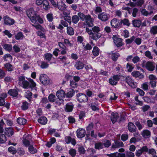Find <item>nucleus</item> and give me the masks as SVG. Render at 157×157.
Wrapping results in <instances>:
<instances>
[{"label": "nucleus", "mask_w": 157, "mask_h": 157, "mask_svg": "<svg viewBox=\"0 0 157 157\" xmlns=\"http://www.w3.org/2000/svg\"><path fill=\"white\" fill-rule=\"evenodd\" d=\"M141 65L143 67L146 68L149 71H153L155 69V63L151 61L146 62L145 60H143L142 61Z\"/></svg>", "instance_id": "nucleus-1"}, {"label": "nucleus", "mask_w": 157, "mask_h": 157, "mask_svg": "<svg viewBox=\"0 0 157 157\" xmlns=\"http://www.w3.org/2000/svg\"><path fill=\"white\" fill-rule=\"evenodd\" d=\"M93 32V35L91 38L94 40H96L99 39L101 36V34L99 33L100 31V28L97 26H94L92 28Z\"/></svg>", "instance_id": "nucleus-2"}, {"label": "nucleus", "mask_w": 157, "mask_h": 157, "mask_svg": "<svg viewBox=\"0 0 157 157\" xmlns=\"http://www.w3.org/2000/svg\"><path fill=\"white\" fill-rule=\"evenodd\" d=\"M18 84L25 89H27L29 85V82L25 80V77L23 75H21L19 77Z\"/></svg>", "instance_id": "nucleus-3"}, {"label": "nucleus", "mask_w": 157, "mask_h": 157, "mask_svg": "<svg viewBox=\"0 0 157 157\" xmlns=\"http://www.w3.org/2000/svg\"><path fill=\"white\" fill-rule=\"evenodd\" d=\"M40 80L44 85H48L49 83V80L48 76L45 74H41L40 76Z\"/></svg>", "instance_id": "nucleus-4"}, {"label": "nucleus", "mask_w": 157, "mask_h": 157, "mask_svg": "<svg viewBox=\"0 0 157 157\" xmlns=\"http://www.w3.org/2000/svg\"><path fill=\"white\" fill-rule=\"evenodd\" d=\"M109 17V14L105 12L100 13L98 15V18L102 21L104 22L107 21Z\"/></svg>", "instance_id": "nucleus-5"}, {"label": "nucleus", "mask_w": 157, "mask_h": 157, "mask_svg": "<svg viewBox=\"0 0 157 157\" xmlns=\"http://www.w3.org/2000/svg\"><path fill=\"white\" fill-rule=\"evenodd\" d=\"M77 99L80 102H85L88 100V98L86 95L81 93L78 94L77 95Z\"/></svg>", "instance_id": "nucleus-6"}, {"label": "nucleus", "mask_w": 157, "mask_h": 157, "mask_svg": "<svg viewBox=\"0 0 157 157\" xmlns=\"http://www.w3.org/2000/svg\"><path fill=\"white\" fill-rule=\"evenodd\" d=\"M113 39L114 44L117 47H119L123 45L122 41L121 39L119 38L116 36L113 35Z\"/></svg>", "instance_id": "nucleus-7"}, {"label": "nucleus", "mask_w": 157, "mask_h": 157, "mask_svg": "<svg viewBox=\"0 0 157 157\" xmlns=\"http://www.w3.org/2000/svg\"><path fill=\"white\" fill-rule=\"evenodd\" d=\"M85 21L88 27H92L94 26V19L89 14L86 15Z\"/></svg>", "instance_id": "nucleus-8"}, {"label": "nucleus", "mask_w": 157, "mask_h": 157, "mask_svg": "<svg viewBox=\"0 0 157 157\" xmlns=\"http://www.w3.org/2000/svg\"><path fill=\"white\" fill-rule=\"evenodd\" d=\"M4 23L8 25H11L14 23V20L10 17L8 16H6L3 17Z\"/></svg>", "instance_id": "nucleus-9"}, {"label": "nucleus", "mask_w": 157, "mask_h": 157, "mask_svg": "<svg viewBox=\"0 0 157 157\" xmlns=\"http://www.w3.org/2000/svg\"><path fill=\"white\" fill-rule=\"evenodd\" d=\"M85 134V130L82 128H79L77 130L76 135L77 137L79 138H82L84 137Z\"/></svg>", "instance_id": "nucleus-10"}, {"label": "nucleus", "mask_w": 157, "mask_h": 157, "mask_svg": "<svg viewBox=\"0 0 157 157\" xmlns=\"http://www.w3.org/2000/svg\"><path fill=\"white\" fill-rule=\"evenodd\" d=\"M110 23L112 26L114 28H118L121 27V20L116 18H113L111 21Z\"/></svg>", "instance_id": "nucleus-11"}, {"label": "nucleus", "mask_w": 157, "mask_h": 157, "mask_svg": "<svg viewBox=\"0 0 157 157\" xmlns=\"http://www.w3.org/2000/svg\"><path fill=\"white\" fill-rule=\"evenodd\" d=\"M126 82L132 88H135L136 86V83L134 82L132 78L130 77H127L125 78Z\"/></svg>", "instance_id": "nucleus-12"}, {"label": "nucleus", "mask_w": 157, "mask_h": 157, "mask_svg": "<svg viewBox=\"0 0 157 157\" xmlns=\"http://www.w3.org/2000/svg\"><path fill=\"white\" fill-rule=\"evenodd\" d=\"M23 138L22 142L24 145L26 147H28V150H29V135H24Z\"/></svg>", "instance_id": "nucleus-13"}, {"label": "nucleus", "mask_w": 157, "mask_h": 157, "mask_svg": "<svg viewBox=\"0 0 157 157\" xmlns=\"http://www.w3.org/2000/svg\"><path fill=\"white\" fill-rule=\"evenodd\" d=\"M124 146V145L122 142L115 141L114 143L112 144V148L114 149L119 148L123 147Z\"/></svg>", "instance_id": "nucleus-14"}, {"label": "nucleus", "mask_w": 157, "mask_h": 157, "mask_svg": "<svg viewBox=\"0 0 157 157\" xmlns=\"http://www.w3.org/2000/svg\"><path fill=\"white\" fill-rule=\"evenodd\" d=\"M65 142L67 144L71 143L73 145H75L76 144L75 139L74 138L72 139L71 137L69 136H67L66 137L65 139Z\"/></svg>", "instance_id": "nucleus-15"}, {"label": "nucleus", "mask_w": 157, "mask_h": 157, "mask_svg": "<svg viewBox=\"0 0 157 157\" xmlns=\"http://www.w3.org/2000/svg\"><path fill=\"white\" fill-rule=\"evenodd\" d=\"M37 16L35 14V13L33 11L31 12V14L30 15V20L31 21L33 25H35L37 23Z\"/></svg>", "instance_id": "nucleus-16"}, {"label": "nucleus", "mask_w": 157, "mask_h": 157, "mask_svg": "<svg viewBox=\"0 0 157 157\" xmlns=\"http://www.w3.org/2000/svg\"><path fill=\"white\" fill-rule=\"evenodd\" d=\"M74 107L73 104L71 102L67 103L65 105V111L67 112H71Z\"/></svg>", "instance_id": "nucleus-17"}, {"label": "nucleus", "mask_w": 157, "mask_h": 157, "mask_svg": "<svg viewBox=\"0 0 157 157\" xmlns=\"http://www.w3.org/2000/svg\"><path fill=\"white\" fill-rule=\"evenodd\" d=\"M119 115L118 113H112L111 116V119L113 123H115L119 118Z\"/></svg>", "instance_id": "nucleus-18"}, {"label": "nucleus", "mask_w": 157, "mask_h": 157, "mask_svg": "<svg viewBox=\"0 0 157 157\" xmlns=\"http://www.w3.org/2000/svg\"><path fill=\"white\" fill-rule=\"evenodd\" d=\"M131 74L134 77L139 78L140 79L143 78L144 77V75L142 73H140L139 71H133Z\"/></svg>", "instance_id": "nucleus-19"}, {"label": "nucleus", "mask_w": 157, "mask_h": 157, "mask_svg": "<svg viewBox=\"0 0 157 157\" xmlns=\"http://www.w3.org/2000/svg\"><path fill=\"white\" fill-rule=\"evenodd\" d=\"M128 128L129 131L133 132L136 130V127L134 124L132 122H129L128 124Z\"/></svg>", "instance_id": "nucleus-20"}, {"label": "nucleus", "mask_w": 157, "mask_h": 157, "mask_svg": "<svg viewBox=\"0 0 157 157\" xmlns=\"http://www.w3.org/2000/svg\"><path fill=\"white\" fill-rule=\"evenodd\" d=\"M56 96L58 98H64L65 96V92L62 90H59L56 92Z\"/></svg>", "instance_id": "nucleus-21"}, {"label": "nucleus", "mask_w": 157, "mask_h": 157, "mask_svg": "<svg viewBox=\"0 0 157 157\" xmlns=\"http://www.w3.org/2000/svg\"><path fill=\"white\" fill-rule=\"evenodd\" d=\"M36 86V83L33 79L30 78V88H31V90L33 91L34 92H35L36 91L37 88Z\"/></svg>", "instance_id": "nucleus-22"}, {"label": "nucleus", "mask_w": 157, "mask_h": 157, "mask_svg": "<svg viewBox=\"0 0 157 157\" xmlns=\"http://www.w3.org/2000/svg\"><path fill=\"white\" fill-rule=\"evenodd\" d=\"M5 133L8 136H10L13 134V129L11 128H5Z\"/></svg>", "instance_id": "nucleus-23"}, {"label": "nucleus", "mask_w": 157, "mask_h": 157, "mask_svg": "<svg viewBox=\"0 0 157 157\" xmlns=\"http://www.w3.org/2000/svg\"><path fill=\"white\" fill-rule=\"evenodd\" d=\"M141 135L144 137L148 138L151 136V132L148 130H144L141 132Z\"/></svg>", "instance_id": "nucleus-24"}, {"label": "nucleus", "mask_w": 157, "mask_h": 157, "mask_svg": "<svg viewBox=\"0 0 157 157\" xmlns=\"http://www.w3.org/2000/svg\"><path fill=\"white\" fill-rule=\"evenodd\" d=\"M42 6L43 8L45 10H48L50 8L48 2L46 0H43Z\"/></svg>", "instance_id": "nucleus-25"}, {"label": "nucleus", "mask_w": 157, "mask_h": 157, "mask_svg": "<svg viewBox=\"0 0 157 157\" xmlns=\"http://www.w3.org/2000/svg\"><path fill=\"white\" fill-rule=\"evenodd\" d=\"M97 104L96 102L94 101L93 100H92L91 103L89 104V106L91 108L92 110L94 111L98 109V108L97 107Z\"/></svg>", "instance_id": "nucleus-26"}, {"label": "nucleus", "mask_w": 157, "mask_h": 157, "mask_svg": "<svg viewBox=\"0 0 157 157\" xmlns=\"http://www.w3.org/2000/svg\"><path fill=\"white\" fill-rule=\"evenodd\" d=\"M38 121L41 124L45 125L47 123L48 121L47 118L45 117H41L38 119Z\"/></svg>", "instance_id": "nucleus-27"}, {"label": "nucleus", "mask_w": 157, "mask_h": 157, "mask_svg": "<svg viewBox=\"0 0 157 157\" xmlns=\"http://www.w3.org/2000/svg\"><path fill=\"white\" fill-rule=\"evenodd\" d=\"M57 7L59 10L63 11L65 10L67 8L66 4L62 1L60 3L57 5Z\"/></svg>", "instance_id": "nucleus-28"}, {"label": "nucleus", "mask_w": 157, "mask_h": 157, "mask_svg": "<svg viewBox=\"0 0 157 157\" xmlns=\"http://www.w3.org/2000/svg\"><path fill=\"white\" fill-rule=\"evenodd\" d=\"M32 25L37 30H40L43 32H44L46 31L45 29L41 25L38 24V23L35 25L32 24Z\"/></svg>", "instance_id": "nucleus-29"}, {"label": "nucleus", "mask_w": 157, "mask_h": 157, "mask_svg": "<svg viewBox=\"0 0 157 157\" xmlns=\"http://www.w3.org/2000/svg\"><path fill=\"white\" fill-rule=\"evenodd\" d=\"M75 67L77 70L81 69L84 67V64L80 61H78L75 64Z\"/></svg>", "instance_id": "nucleus-30"}, {"label": "nucleus", "mask_w": 157, "mask_h": 157, "mask_svg": "<svg viewBox=\"0 0 157 157\" xmlns=\"http://www.w3.org/2000/svg\"><path fill=\"white\" fill-rule=\"evenodd\" d=\"M100 49L96 46H94L93 47L92 52L93 55L95 56H98L99 53Z\"/></svg>", "instance_id": "nucleus-31"}, {"label": "nucleus", "mask_w": 157, "mask_h": 157, "mask_svg": "<svg viewBox=\"0 0 157 157\" xmlns=\"http://www.w3.org/2000/svg\"><path fill=\"white\" fill-rule=\"evenodd\" d=\"M132 24L134 27L139 28L141 24V21L140 20H134L132 21Z\"/></svg>", "instance_id": "nucleus-32"}, {"label": "nucleus", "mask_w": 157, "mask_h": 157, "mask_svg": "<svg viewBox=\"0 0 157 157\" xmlns=\"http://www.w3.org/2000/svg\"><path fill=\"white\" fill-rule=\"evenodd\" d=\"M82 46L83 49L85 50H90L92 48V46L88 43H87L85 44L84 43H82Z\"/></svg>", "instance_id": "nucleus-33"}, {"label": "nucleus", "mask_w": 157, "mask_h": 157, "mask_svg": "<svg viewBox=\"0 0 157 157\" xmlns=\"http://www.w3.org/2000/svg\"><path fill=\"white\" fill-rule=\"evenodd\" d=\"M8 94L13 97H16L18 95V92L14 89H10L8 91Z\"/></svg>", "instance_id": "nucleus-34"}, {"label": "nucleus", "mask_w": 157, "mask_h": 157, "mask_svg": "<svg viewBox=\"0 0 157 157\" xmlns=\"http://www.w3.org/2000/svg\"><path fill=\"white\" fill-rule=\"evenodd\" d=\"M37 150L33 146V141H30V153L34 154L36 152Z\"/></svg>", "instance_id": "nucleus-35"}, {"label": "nucleus", "mask_w": 157, "mask_h": 157, "mask_svg": "<svg viewBox=\"0 0 157 157\" xmlns=\"http://www.w3.org/2000/svg\"><path fill=\"white\" fill-rule=\"evenodd\" d=\"M17 122L20 125H24L26 123L27 120L24 118L19 117L17 119Z\"/></svg>", "instance_id": "nucleus-36"}, {"label": "nucleus", "mask_w": 157, "mask_h": 157, "mask_svg": "<svg viewBox=\"0 0 157 157\" xmlns=\"http://www.w3.org/2000/svg\"><path fill=\"white\" fill-rule=\"evenodd\" d=\"M153 13V12L152 11H151L150 12H148L145 9H143L141 11V13L142 15L146 16L151 15Z\"/></svg>", "instance_id": "nucleus-37"}, {"label": "nucleus", "mask_w": 157, "mask_h": 157, "mask_svg": "<svg viewBox=\"0 0 157 157\" xmlns=\"http://www.w3.org/2000/svg\"><path fill=\"white\" fill-rule=\"evenodd\" d=\"M110 54L111 59L113 61H116L118 58L120 56V54L118 53H112Z\"/></svg>", "instance_id": "nucleus-38"}, {"label": "nucleus", "mask_w": 157, "mask_h": 157, "mask_svg": "<svg viewBox=\"0 0 157 157\" xmlns=\"http://www.w3.org/2000/svg\"><path fill=\"white\" fill-rule=\"evenodd\" d=\"M3 59L6 61H10L12 60V59L11 55L9 54H7L4 55Z\"/></svg>", "instance_id": "nucleus-39"}, {"label": "nucleus", "mask_w": 157, "mask_h": 157, "mask_svg": "<svg viewBox=\"0 0 157 157\" xmlns=\"http://www.w3.org/2000/svg\"><path fill=\"white\" fill-rule=\"evenodd\" d=\"M74 90L73 89H71L68 90L66 94V96L67 98H71L74 95Z\"/></svg>", "instance_id": "nucleus-40"}, {"label": "nucleus", "mask_w": 157, "mask_h": 157, "mask_svg": "<svg viewBox=\"0 0 157 157\" xmlns=\"http://www.w3.org/2000/svg\"><path fill=\"white\" fill-rule=\"evenodd\" d=\"M5 68L8 71H11L13 70V67L9 63H6L4 65Z\"/></svg>", "instance_id": "nucleus-41"}, {"label": "nucleus", "mask_w": 157, "mask_h": 157, "mask_svg": "<svg viewBox=\"0 0 157 157\" xmlns=\"http://www.w3.org/2000/svg\"><path fill=\"white\" fill-rule=\"evenodd\" d=\"M133 2H136L135 4L138 6H141L144 3V0H132Z\"/></svg>", "instance_id": "nucleus-42"}, {"label": "nucleus", "mask_w": 157, "mask_h": 157, "mask_svg": "<svg viewBox=\"0 0 157 157\" xmlns=\"http://www.w3.org/2000/svg\"><path fill=\"white\" fill-rule=\"evenodd\" d=\"M79 20V18L78 15H74L72 17V22L74 24H77Z\"/></svg>", "instance_id": "nucleus-43"}, {"label": "nucleus", "mask_w": 157, "mask_h": 157, "mask_svg": "<svg viewBox=\"0 0 157 157\" xmlns=\"http://www.w3.org/2000/svg\"><path fill=\"white\" fill-rule=\"evenodd\" d=\"M24 35L22 32L18 33L15 36V38L17 40H22L24 38Z\"/></svg>", "instance_id": "nucleus-44"}, {"label": "nucleus", "mask_w": 157, "mask_h": 157, "mask_svg": "<svg viewBox=\"0 0 157 157\" xmlns=\"http://www.w3.org/2000/svg\"><path fill=\"white\" fill-rule=\"evenodd\" d=\"M3 48L6 51L10 52L12 49V46L11 44H5L3 45Z\"/></svg>", "instance_id": "nucleus-45"}, {"label": "nucleus", "mask_w": 157, "mask_h": 157, "mask_svg": "<svg viewBox=\"0 0 157 157\" xmlns=\"http://www.w3.org/2000/svg\"><path fill=\"white\" fill-rule=\"evenodd\" d=\"M121 25L123 24L124 25H126L128 26H129L130 25L129 20L127 19L124 18L123 20H121Z\"/></svg>", "instance_id": "nucleus-46"}, {"label": "nucleus", "mask_w": 157, "mask_h": 157, "mask_svg": "<svg viewBox=\"0 0 157 157\" xmlns=\"http://www.w3.org/2000/svg\"><path fill=\"white\" fill-rule=\"evenodd\" d=\"M67 33L70 35H73L74 33L73 28L70 26L67 27Z\"/></svg>", "instance_id": "nucleus-47"}, {"label": "nucleus", "mask_w": 157, "mask_h": 157, "mask_svg": "<svg viewBox=\"0 0 157 157\" xmlns=\"http://www.w3.org/2000/svg\"><path fill=\"white\" fill-rule=\"evenodd\" d=\"M52 55L50 53H47L44 55V58L48 61H50L52 59Z\"/></svg>", "instance_id": "nucleus-48"}, {"label": "nucleus", "mask_w": 157, "mask_h": 157, "mask_svg": "<svg viewBox=\"0 0 157 157\" xmlns=\"http://www.w3.org/2000/svg\"><path fill=\"white\" fill-rule=\"evenodd\" d=\"M48 99L50 102H53L55 101L56 99V96L53 94H51L49 95L48 97Z\"/></svg>", "instance_id": "nucleus-49"}, {"label": "nucleus", "mask_w": 157, "mask_h": 157, "mask_svg": "<svg viewBox=\"0 0 157 157\" xmlns=\"http://www.w3.org/2000/svg\"><path fill=\"white\" fill-rule=\"evenodd\" d=\"M8 151L11 153L14 154L17 152V150L14 147L11 146L8 148Z\"/></svg>", "instance_id": "nucleus-50"}, {"label": "nucleus", "mask_w": 157, "mask_h": 157, "mask_svg": "<svg viewBox=\"0 0 157 157\" xmlns=\"http://www.w3.org/2000/svg\"><path fill=\"white\" fill-rule=\"evenodd\" d=\"M135 39V37L134 36H132L130 38L127 39L125 40V42L126 44H131Z\"/></svg>", "instance_id": "nucleus-51"}, {"label": "nucleus", "mask_w": 157, "mask_h": 157, "mask_svg": "<svg viewBox=\"0 0 157 157\" xmlns=\"http://www.w3.org/2000/svg\"><path fill=\"white\" fill-rule=\"evenodd\" d=\"M6 140V137L4 134L0 135V143H4Z\"/></svg>", "instance_id": "nucleus-52"}, {"label": "nucleus", "mask_w": 157, "mask_h": 157, "mask_svg": "<svg viewBox=\"0 0 157 157\" xmlns=\"http://www.w3.org/2000/svg\"><path fill=\"white\" fill-rule=\"evenodd\" d=\"M69 153L72 157L75 156L76 153V151L75 149L71 148L69 151Z\"/></svg>", "instance_id": "nucleus-53"}, {"label": "nucleus", "mask_w": 157, "mask_h": 157, "mask_svg": "<svg viewBox=\"0 0 157 157\" xmlns=\"http://www.w3.org/2000/svg\"><path fill=\"white\" fill-rule=\"evenodd\" d=\"M150 33L153 34L157 33V26H154L151 27L150 30Z\"/></svg>", "instance_id": "nucleus-54"}, {"label": "nucleus", "mask_w": 157, "mask_h": 157, "mask_svg": "<svg viewBox=\"0 0 157 157\" xmlns=\"http://www.w3.org/2000/svg\"><path fill=\"white\" fill-rule=\"evenodd\" d=\"M135 100L136 102L135 104L137 105H140L142 106L143 105V103L142 101H140L138 99V96H136L135 97Z\"/></svg>", "instance_id": "nucleus-55"}, {"label": "nucleus", "mask_w": 157, "mask_h": 157, "mask_svg": "<svg viewBox=\"0 0 157 157\" xmlns=\"http://www.w3.org/2000/svg\"><path fill=\"white\" fill-rule=\"evenodd\" d=\"M46 17L49 21L51 22L53 19V16L52 14L49 13L48 14L46 15Z\"/></svg>", "instance_id": "nucleus-56"}, {"label": "nucleus", "mask_w": 157, "mask_h": 157, "mask_svg": "<svg viewBox=\"0 0 157 157\" xmlns=\"http://www.w3.org/2000/svg\"><path fill=\"white\" fill-rule=\"evenodd\" d=\"M144 100V101L147 102V103H149L151 102L153 103H155V102L154 101H151V100L150 98H148L147 96H144L142 98Z\"/></svg>", "instance_id": "nucleus-57"}, {"label": "nucleus", "mask_w": 157, "mask_h": 157, "mask_svg": "<svg viewBox=\"0 0 157 157\" xmlns=\"http://www.w3.org/2000/svg\"><path fill=\"white\" fill-rule=\"evenodd\" d=\"M64 102V100L63 98H57L56 99V103L58 105H60L62 104H63Z\"/></svg>", "instance_id": "nucleus-58"}, {"label": "nucleus", "mask_w": 157, "mask_h": 157, "mask_svg": "<svg viewBox=\"0 0 157 157\" xmlns=\"http://www.w3.org/2000/svg\"><path fill=\"white\" fill-rule=\"evenodd\" d=\"M29 103L25 101L23 103V104L21 106V108L23 110H25L28 108Z\"/></svg>", "instance_id": "nucleus-59"}, {"label": "nucleus", "mask_w": 157, "mask_h": 157, "mask_svg": "<svg viewBox=\"0 0 157 157\" xmlns=\"http://www.w3.org/2000/svg\"><path fill=\"white\" fill-rule=\"evenodd\" d=\"M78 15L82 21H84L86 17V15H85L83 13L79 12L78 13Z\"/></svg>", "instance_id": "nucleus-60"}, {"label": "nucleus", "mask_w": 157, "mask_h": 157, "mask_svg": "<svg viewBox=\"0 0 157 157\" xmlns=\"http://www.w3.org/2000/svg\"><path fill=\"white\" fill-rule=\"evenodd\" d=\"M63 18L66 21L70 24V25H71V17L70 15L68 16H63Z\"/></svg>", "instance_id": "nucleus-61"}, {"label": "nucleus", "mask_w": 157, "mask_h": 157, "mask_svg": "<svg viewBox=\"0 0 157 157\" xmlns=\"http://www.w3.org/2000/svg\"><path fill=\"white\" fill-rule=\"evenodd\" d=\"M135 124L139 130H141L143 128V125L139 121L136 122L135 123Z\"/></svg>", "instance_id": "nucleus-62"}, {"label": "nucleus", "mask_w": 157, "mask_h": 157, "mask_svg": "<svg viewBox=\"0 0 157 157\" xmlns=\"http://www.w3.org/2000/svg\"><path fill=\"white\" fill-rule=\"evenodd\" d=\"M49 65L47 62L44 61H42L41 63V65L40 66L42 68H47L48 67Z\"/></svg>", "instance_id": "nucleus-63"}, {"label": "nucleus", "mask_w": 157, "mask_h": 157, "mask_svg": "<svg viewBox=\"0 0 157 157\" xmlns=\"http://www.w3.org/2000/svg\"><path fill=\"white\" fill-rule=\"evenodd\" d=\"M94 12L95 13L97 14L98 13H101L102 10L101 7L100 6H97L94 9Z\"/></svg>", "instance_id": "nucleus-64"}]
</instances>
